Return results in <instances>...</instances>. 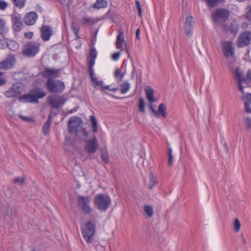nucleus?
Returning <instances> with one entry per match:
<instances>
[{
    "instance_id": "f257e3e1",
    "label": "nucleus",
    "mask_w": 251,
    "mask_h": 251,
    "mask_svg": "<svg viewBox=\"0 0 251 251\" xmlns=\"http://www.w3.org/2000/svg\"><path fill=\"white\" fill-rule=\"evenodd\" d=\"M81 232L83 237L87 243H92L96 232L95 224L91 221L86 222L81 227Z\"/></svg>"
},
{
    "instance_id": "3c124183",
    "label": "nucleus",
    "mask_w": 251,
    "mask_h": 251,
    "mask_svg": "<svg viewBox=\"0 0 251 251\" xmlns=\"http://www.w3.org/2000/svg\"><path fill=\"white\" fill-rule=\"evenodd\" d=\"M120 55H121V53L120 52L114 53V54H113L112 56L113 60H118L119 58Z\"/></svg>"
},
{
    "instance_id": "4be33fe9",
    "label": "nucleus",
    "mask_w": 251,
    "mask_h": 251,
    "mask_svg": "<svg viewBox=\"0 0 251 251\" xmlns=\"http://www.w3.org/2000/svg\"><path fill=\"white\" fill-rule=\"evenodd\" d=\"M242 100L244 103L246 112L251 113V108H250V105L251 104V94L247 93L243 97Z\"/></svg>"
},
{
    "instance_id": "338daca9",
    "label": "nucleus",
    "mask_w": 251,
    "mask_h": 251,
    "mask_svg": "<svg viewBox=\"0 0 251 251\" xmlns=\"http://www.w3.org/2000/svg\"><path fill=\"white\" fill-rule=\"evenodd\" d=\"M2 36L0 35V41L2 40V38H3V35H1Z\"/></svg>"
},
{
    "instance_id": "e433bc0d",
    "label": "nucleus",
    "mask_w": 251,
    "mask_h": 251,
    "mask_svg": "<svg viewBox=\"0 0 251 251\" xmlns=\"http://www.w3.org/2000/svg\"><path fill=\"white\" fill-rule=\"evenodd\" d=\"M74 122L75 121L72 120H70L69 121V125L68 126V131L69 132L72 133L75 131L78 126V125H71V124L74 123Z\"/></svg>"
},
{
    "instance_id": "e2e57ef3",
    "label": "nucleus",
    "mask_w": 251,
    "mask_h": 251,
    "mask_svg": "<svg viewBox=\"0 0 251 251\" xmlns=\"http://www.w3.org/2000/svg\"><path fill=\"white\" fill-rule=\"evenodd\" d=\"M248 76L250 80H251V71H249L248 72Z\"/></svg>"
},
{
    "instance_id": "a19ab883",
    "label": "nucleus",
    "mask_w": 251,
    "mask_h": 251,
    "mask_svg": "<svg viewBox=\"0 0 251 251\" xmlns=\"http://www.w3.org/2000/svg\"><path fill=\"white\" fill-rule=\"evenodd\" d=\"M168 165L171 166L173 164V156L172 154V150L171 148L169 149V158L168 161Z\"/></svg>"
},
{
    "instance_id": "37998d69",
    "label": "nucleus",
    "mask_w": 251,
    "mask_h": 251,
    "mask_svg": "<svg viewBox=\"0 0 251 251\" xmlns=\"http://www.w3.org/2000/svg\"><path fill=\"white\" fill-rule=\"evenodd\" d=\"M114 75L116 77H118V81H121L123 80L124 74H121L118 69H116Z\"/></svg>"
},
{
    "instance_id": "5701e85b",
    "label": "nucleus",
    "mask_w": 251,
    "mask_h": 251,
    "mask_svg": "<svg viewBox=\"0 0 251 251\" xmlns=\"http://www.w3.org/2000/svg\"><path fill=\"white\" fill-rule=\"evenodd\" d=\"M108 2L106 0H97L96 2L91 5L89 7V10H90L91 8L94 9H100L106 8L107 6Z\"/></svg>"
},
{
    "instance_id": "49530a36",
    "label": "nucleus",
    "mask_w": 251,
    "mask_h": 251,
    "mask_svg": "<svg viewBox=\"0 0 251 251\" xmlns=\"http://www.w3.org/2000/svg\"><path fill=\"white\" fill-rule=\"evenodd\" d=\"M19 117L22 120L27 122L31 123L34 121V120L33 119H32L29 117H25L23 115H20L19 116Z\"/></svg>"
},
{
    "instance_id": "f3484780",
    "label": "nucleus",
    "mask_w": 251,
    "mask_h": 251,
    "mask_svg": "<svg viewBox=\"0 0 251 251\" xmlns=\"http://www.w3.org/2000/svg\"><path fill=\"white\" fill-rule=\"evenodd\" d=\"M116 45V48L118 49L122 50H125L127 54L129 55L128 50L126 47V43L125 41L124 33L122 31L119 32V34L117 36Z\"/></svg>"
},
{
    "instance_id": "dca6fc26",
    "label": "nucleus",
    "mask_w": 251,
    "mask_h": 251,
    "mask_svg": "<svg viewBox=\"0 0 251 251\" xmlns=\"http://www.w3.org/2000/svg\"><path fill=\"white\" fill-rule=\"evenodd\" d=\"M41 38L44 41H48L52 35V30L49 25H42L40 28Z\"/></svg>"
},
{
    "instance_id": "a18cd8bd",
    "label": "nucleus",
    "mask_w": 251,
    "mask_h": 251,
    "mask_svg": "<svg viewBox=\"0 0 251 251\" xmlns=\"http://www.w3.org/2000/svg\"><path fill=\"white\" fill-rule=\"evenodd\" d=\"M8 6V3L3 0H0V10H5Z\"/></svg>"
},
{
    "instance_id": "c9c22d12",
    "label": "nucleus",
    "mask_w": 251,
    "mask_h": 251,
    "mask_svg": "<svg viewBox=\"0 0 251 251\" xmlns=\"http://www.w3.org/2000/svg\"><path fill=\"white\" fill-rule=\"evenodd\" d=\"M235 75L236 79L238 81V82H241L245 80V79L244 78H243L242 73L239 71V68H236Z\"/></svg>"
},
{
    "instance_id": "7c9ffc66",
    "label": "nucleus",
    "mask_w": 251,
    "mask_h": 251,
    "mask_svg": "<svg viewBox=\"0 0 251 251\" xmlns=\"http://www.w3.org/2000/svg\"><path fill=\"white\" fill-rule=\"evenodd\" d=\"M158 183V181L157 177L155 176L152 173H151L150 177L149 185L148 186L149 188L152 189Z\"/></svg>"
},
{
    "instance_id": "052dcab7",
    "label": "nucleus",
    "mask_w": 251,
    "mask_h": 251,
    "mask_svg": "<svg viewBox=\"0 0 251 251\" xmlns=\"http://www.w3.org/2000/svg\"><path fill=\"white\" fill-rule=\"evenodd\" d=\"M227 65H228V68H229L230 69V70H233V65H232V63H228Z\"/></svg>"
},
{
    "instance_id": "09e8293b",
    "label": "nucleus",
    "mask_w": 251,
    "mask_h": 251,
    "mask_svg": "<svg viewBox=\"0 0 251 251\" xmlns=\"http://www.w3.org/2000/svg\"><path fill=\"white\" fill-rule=\"evenodd\" d=\"M150 109L153 115L155 116V114H157V110H156V105H153L151 103L150 104Z\"/></svg>"
},
{
    "instance_id": "13d9d810",
    "label": "nucleus",
    "mask_w": 251,
    "mask_h": 251,
    "mask_svg": "<svg viewBox=\"0 0 251 251\" xmlns=\"http://www.w3.org/2000/svg\"><path fill=\"white\" fill-rule=\"evenodd\" d=\"M238 83L239 90L242 92V93L244 94V92L243 90V87L242 85L241 82H238Z\"/></svg>"
},
{
    "instance_id": "bb28decb",
    "label": "nucleus",
    "mask_w": 251,
    "mask_h": 251,
    "mask_svg": "<svg viewBox=\"0 0 251 251\" xmlns=\"http://www.w3.org/2000/svg\"><path fill=\"white\" fill-rule=\"evenodd\" d=\"M99 21L98 19L95 20L94 18L87 17H83L81 19L80 23L82 25H93L95 23H97Z\"/></svg>"
},
{
    "instance_id": "4468645a",
    "label": "nucleus",
    "mask_w": 251,
    "mask_h": 251,
    "mask_svg": "<svg viewBox=\"0 0 251 251\" xmlns=\"http://www.w3.org/2000/svg\"><path fill=\"white\" fill-rule=\"evenodd\" d=\"M48 102L52 108H58L64 104L65 100L62 96L54 97L51 96L48 97Z\"/></svg>"
},
{
    "instance_id": "864d4df0",
    "label": "nucleus",
    "mask_w": 251,
    "mask_h": 251,
    "mask_svg": "<svg viewBox=\"0 0 251 251\" xmlns=\"http://www.w3.org/2000/svg\"><path fill=\"white\" fill-rule=\"evenodd\" d=\"M246 124L248 128H251V119L250 118H246Z\"/></svg>"
},
{
    "instance_id": "b1692460",
    "label": "nucleus",
    "mask_w": 251,
    "mask_h": 251,
    "mask_svg": "<svg viewBox=\"0 0 251 251\" xmlns=\"http://www.w3.org/2000/svg\"><path fill=\"white\" fill-rule=\"evenodd\" d=\"M19 100L21 101H24L25 102H35L36 103V100L35 97H34L31 92L25 95H24L19 98Z\"/></svg>"
},
{
    "instance_id": "393cba45",
    "label": "nucleus",
    "mask_w": 251,
    "mask_h": 251,
    "mask_svg": "<svg viewBox=\"0 0 251 251\" xmlns=\"http://www.w3.org/2000/svg\"><path fill=\"white\" fill-rule=\"evenodd\" d=\"M146 98L150 102L152 103L155 101L154 97V90L150 86H148L145 89Z\"/></svg>"
},
{
    "instance_id": "f03ea898",
    "label": "nucleus",
    "mask_w": 251,
    "mask_h": 251,
    "mask_svg": "<svg viewBox=\"0 0 251 251\" xmlns=\"http://www.w3.org/2000/svg\"><path fill=\"white\" fill-rule=\"evenodd\" d=\"M94 202L98 209L101 211L105 212L110 207L111 203V200L108 195L99 194L96 196Z\"/></svg>"
},
{
    "instance_id": "f704fd0d",
    "label": "nucleus",
    "mask_w": 251,
    "mask_h": 251,
    "mask_svg": "<svg viewBox=\"0 0 251 251\" xmlns=\"http://www.w3.org/2000/svg\"><path fill=\"white\" fill-rule=\"evenodd\" d=\"M50 125V124H49V121L46 122L44 124L42 128V132L45 135H47L49 133Z\"/></svg>"
},
{
    "instance_id": "69168bd1",
    "label": "nucleus",
    "mask_w": 251,
    "mask_h": 251,
    "mask_svg": "<svg viewBox=\"0 0 251 251\" xmlns=\"http://www.w3.org/2000/svg\"><path fill=\"white\" fill-rule=\"evenodd\" d=\"M243 242L244 244H246V241L244 237H242Z\"/></svg>"
},
{
    "instance_id": "ea45409f",
    "label": "nucleus",
    "mask_w": 251,
    "mask_h": 251,
    "mask_svg": "<svg viewBox=\"0 0 251 251\" xmlns=\"http://www.w3.org/2000/svg\"><path fill=\"white\" fill-rule=\"evenodd\" d=\"M139 110L143 113H145V101L143 99L140 98L139 100Z\"/></svg>"
},
{
    "instance_id": "1a4fd4ad",
    "label": "nucleus",
    "mask_w": 251,
    "mask_h": 251,
    "mask_svg": "<svg viewBox=\"0 0 251 251\" xmlns=\"http://www.w3.org/2000/svg\"><path fill=\"white\" fill-rule=\"evenodd\" d=\"M251 40V32L247 31L243 32L239 37L237 46L239 48L245 47L250 45Z\"/></svg>"
},
{
    "instance_id": "4c0bfd02",
    "label": "nucleus",
    "mask_w": 251,
    "mask_h": 251,
    "mask_svg": "<svg viewBox=\"0 0 251 251\" xmlns=\"http://www.w3.org/2000/svg\"><path fill=\"white\" fill-rule=\"evenodd\" d=\"M14 5L20 8L25 6V0H12Z\"/></svg>"
},
{
    "instance_id": "2f4dec72",
    "label": "nucleus",
    "mask_w": 251,
    "mask_h": 251,
    "mask_svg": "<svg viewBox=\"0 0 251 251\" xmlns=\"http://www.w3.org/2000/svg\"><path fill=\"white\" fill-rule=\"evenodd\" d=\"M89 118H90V121L91 123L93 131L95 133H96L98 131L97 121L96 118L93 115L90 116Z\"/></svg>"
},
{
    "instance_id": "0eeeda50",
    "label": "nucleus",
    "mask_w": 251,
    "mask_h": 251,
    "mask_svg": "<svg viewBox=\"0 0 251 251\" xmlns=\"http://www.w3.org/2000/svg\"><path fill=\"white\" fill-rule=\"evenodd\" d=\"M222 50L225 57H231L235 61V48L231 41H223L221 43Z\"/></svg>"
},
{
    "instance_id": "774afa93",
    "label": "nucleus",
    "mask_w": 251,
    "mask_h": 251,
    "mask_svg": "<svg viewBox=\"0 0 251 251\" xmlns=\"http://www.w3.org/2000/svg\"><path fill=\"white\" fill-rule=\"evenodd\" d=\"M4 75V73L0 71V76L2 75Z\"/></svg>"
},
{
    "instance_id": "603ef678",
    "label": "nucleus",
    "mask_w": 251,
    "mask_h": 251,
    "mask_svg": "<svg viewBox=\"0 0 251 251\" xmlns=\"http://www.w3.org/2000/svg\"><path fill=\"white\" fill-rule=\"evenodd\" d=\"M33 33L32 32H27L25 33V37L27 39H31L33 37Z\"/></svg>"
},
{
    "instance_id": "7ed1b4c3",
    "label": "nucleus",
    "mask_w": 251,
    "mask_h": 251,
    "mask_svg": "<svg viewBox=\"0 0 251 251\" xmlns=\"http://www.w3.org/2000/svg\"><path fill=\"white\" fill-rule=\"evenodd\" d=\"M45 86L50 93L52 94L61 93L65 89L64 83L60 80L55 79H48Z\"/></svg>"
},
{
    "instance_id": "6e6552de",
    "label": "nucleus",
    "mask_w": 251,
    "mask_h": 251,
    "mask_svg": "<svg viewBox=\"0 0 251 251\" xmlns=\"http://www.w3.org/2000/svg\"><path fill=\"white\" fill-rule=\"evenodd\" d=\"M22 90V85L19 83L13 84L8 90L3 94L7 98H16L20 97Z\"/></svg>"
},
{
    "instance_id": "aec40b11",
    "label": "nucleus",
    "mask_w": 251,
    "mask_h": 251,
    "mask_svg": "<svg viewBox=\"0 0 251 251\" xmlns=\"http://www.w3.org/2000/svg\"><path fill=\"white\" fill-rule=\"evenodd\" d=\"M33 96L35 97L36 103H38V100L44 98L46 93L41 88L36 87L30 91Z\"/></svg>"
},
{
    "instance_id": "39448f33",
    "label": "nucleus",
    "mask_w": 251,
    "mask_h": 251,
    "mask_svg": "<svg viewBox=\"0 0 251 251\" xmlns=\"http://www.w3.org/2000/svg\"><path fill=\"white\" fill-rule=\"evenodd\" d=\"M91 202V198L89 196L78 195L77 199L78 206L86 214H90L93 210L90 204Z\"/></svg>"
},
{
    "instance_id": "0e129e2a",
    "label": "nucleus",
    "mask_w": 251,
    "mask_h": 251,
    "mask_svg": "<svg viewBox=\"0 0 251 251\" xmlns=\"http://www.w3.org/2000/svg\"><path fill=\"white\" fill-rule=\"evenodd\" d=\"M134 72H135V69L134 68L132 72V73H131V77L132 78H134Z\"/></svg>"
},
{
    "instance_id": "c03bdc74",
    "label": "nucleus",
    "mask_w": 251,
    "mask_h": 251,
    "mask_svg": "<svg viewBox=\"0 0 251 251\" xmlns=\"http://www.w3.org/2000/svg\"><path fill=\"white\" fill-rule=\"evenodd\" d=\"M25 181V178L24 177H17L13 179V182L14 183H18L20 185H22Z\"/></svg>"
},
{
    "instance_id": "680f3d73",
    "label": "nucleus",
    "mask_w": 251,
    "mask_h": 251,
    "mask_svg": "<svg viewBox=\"0 0 251 251\" xmlns=\"http://www.w3.org/2000/svg\"><path fill=\"white\" fill-rule=\"evenodd\" d=\"M49 124H51V116L50 115L48 117V119L47 120V121L46 122H49Z\"/></svg>"
},
{
    "instance_id": "c85d7f7f",
    "label": "nucleus",
    "mask_w": 251,
    "mask_h": 251,
    "mask_svg": "<svg viewBox=\"0 0 251 251\" xmlns=\"http://www.w3.org/2000/svg\"><path fill=\"white\" fill-rule=\"evenodd\" d=\"M238 29L239 25L237 22L236 20H233L230 25L229 30L231 34L235 35L238 32Z\"/></svg>"
},
{
    "instance_id": "f8f14e48",
    "label": "nucleus",
    "mask_w": 251,
    "mask_h": 251,
    "mask_svg": "<svg viewBox=\"0 0 251 251\" xmlns=\"http://www.w3.org/2000/svg\"><path fill=\"white\" fill-rule=\"evenodd\" d=\"M97 52L95 48H91L88 56V72L90 76H93L94 75L93 67L95 64V59L97 57Z\"/></svg>"
},
{
    "instance_id": "a878e982",
    "label": "nucleus",
    "mask_w": 251,
    "mask_h": 251,
    "mask_svg": "<svg viewBox=\"0 0 251 251\" xmlns=\"http://www.w3.org/2000/svg\"><path fill=\"white\" fill-rule=\"evenodd\" d=\"M159 116H162L164 118H166L168 116L167 107L164 103L159 104L157 114H155V117H158Z\"/></svg>"
},
{
    "instance_id": "412c9836",
    "label": "nucleus",
    "mask_w": 251,
    "mask_h": 251,
    "mask_svg": "<svg viewBox=\"0 0 251 251\" xmlns=\"http://www.w3.org/2000/svg\"><path fill=\"white\" fill-rule=\"evenodd\" d=\"M193 25L192 17H187L185 23V31L187 36H190L192 34V28Z\"/></svg>"
},
{
    "instance_id": "8fccbe9b",
    "label": "nucleus",
    "mask_w": 251,
    "mask_h": 251,
    "mask_svg": "<svg viewBox=\"0 0 251 251\" xmlns=\"http://www.w3.org/2000/svg\"><path fill=\"white\" fill-rule=\"evenodd\" d=\"M220 24L221 25L222 31L225 33H227L228 31L229 30V28L227 27V25L224 23Z\"/></svg>"
},
{
    "instance_id": "4d7b16f0",
    "label": "nucleus",
    "mask_w": 251,
    "mask_h": 251,
    "mask_svg": "<svg viewBox=\"0 0 251 251\" xmlns=\"http://www.w3.org/2000/svg\"><path fill=\"white\" fill-rule=\"evenodd\" d=\"M140 29L139 28H138L136 31V39H140Z\"/></svg>"
},
{
    "instance_id": "2eb2a0df",
    "label": "nucleus",
    "mask_w": 251,
    "mask_h": 251,
    "mask_svg": "<svg viewBox=\"0 0 251 251\" xmlns=\"http://www.w3.org/2000/svg\"><path fill=\"white\" fill-rule=\"evenodd\" d=\"M15 62V58L13 55H9L6 59L0 62V69L6 70L13 68Z\"/></svg>"
},
{
    "instance_id": "9b49d317",
    "label": "nucleus",
    "mask_w": 251,
    "mask_h": 251,
    "mask_svg": "<svg viewBox=\"0 0 251 251\" xmlns=\"http://www.w3.org/2000/svg\"><path fill=\"white\" fill-rule=\"evenodd\" d=\"M99 146V144L96 137L86 141L85 149L87 152L89 154H93L96 152Z\"/></svg>"
},
{
    "instance_id": "cd10ccee",
    "label": "nucleus",
    "mask_w": 251,
    "mask_h": 251,
    "mask_svg": "<svg viewBox=\"0 0 251 251\" xmlns=\"http://www.w3.org/2000/svg\"><path fill=\"white\" fill-rule=\"evenodd\" d=\"M119 81H117L118 84L120 86V88L119 90H120V92L122 94H125L127 92L130 88V84L127 81H124L123 83L120 84Z\"/></svg>"
},
{
    "instance_id": "9d476101",
    "label": "nucleus",
    "mask_w": 251,
    "mask_h": 251,
    "mask_svg": "<svg viewBox=\"0 0 251 251\" xmlns=\"http://www.w3.org/2000/svg\"><path fill=\"white\" fill-rule=\"evenodd\" d=\"M90 78L91 82L93 84L94 87L96 88H99V89L101 91H104L105 89L114 92L119 90V88L118 87L111 88L109 85H104L102 81H98L97 80L95 75H93V76H90Z\"/></svg>"
},
{
    "instance_id": "423d86ee",
    "label": "nucleus",
    "mask_w": 251,
    "mask_h": 251,
    "mask_svg": "<svg viewBox=\"0 0 251 251\" xmlns=\"http://www.w3.org/2000/svg\"><path fill=\"white\" fill-rule=\"evenodd\" d=\"M40 46V44L38 42H27L25 45L22 52L26 57H33L38 52Z\"/></svg>"
},
{
    "instance_id": "473e14b6",
    "label": "nucleus",
    "mask_w": 251,
    "mask_h": 251,
    "mask_svg": "<svg viewBox=\"0 0 251 251\" xmlns=\"http://www.w3.org/2000/svg\"><path fill=\"white\" fill-rule=\"evenodd\" d=\"M7 32V28L5 26V22L0 18V34L4 35Z\"/></svg>"
},
{
    "instance_id": "79ce46f5",
    "label": "nucleus",
    "mask_w": 251,
    "mask_h": 251,
    "mask_svg": "<svg viewBox=\"0 0 251 251\" xmlns=\"http://www.w3.org/2000/svg\"><path fill=\"white\" fill-rule=\"evenodd\" d=\"M234 229L236 232H239L241 227L240 222L238 219H235L234 223Z\"/></svg>"
},
{
    "instance_id": "c756f323",
    "label": "nucleus",
    "mask_w": 251,
    "mask_h": 251,
    "mask_svg": "<svg viewBox=\"0 0 251 251\" xmlns=\"http://www.w3.org/2000/svg\"><path fill=\"white\" fill-rule=\"evenodd\" d=\"M100 159L107 164L109 161V156L106 147H103L101 149Z\"/></svg>"
},
{
    "instance_id": "6ab92c4d",
    "label": "nucleus",
    "mask_w": 251,
    "mask_h": 251,
    "mask_svg": "<svg viewBox=\"0 0 251 251\" xmlns=\"http://www.w3.org/2000/svg\"><path fill=\"white\" fill-rule=\"evenodd\" d=\"M37 19V15L34 12L28 13L24 17V22L28 25H31L35 24Z\"/></svg>"
},
{
    "instance_id": "58836bf2",
    "label": "nucleus",
    "mask_w": 251,
    "mask_h": 251,
    "mask_svg": "<svg viewBox=\"0 0 251 251\" xmlns=\"http://www.w3.org/2000/svg\"><path fill=\"white\" fill-rule=\"evenodd\" d=\"M71 29L74 33L76 35L77 38H78V31L79 30L78 26L74 23L73 22L71 25Z\"/></svg>"
},
{
    "instance_id": "5fc2aeb1",
    "label": "nucleus",
    "mask_w": 251,
    "mask_h": 251,
    "mask_svg": "<svg viewBox=\"0 0 251 251\" xmlns=\"http://www.w3.org/2000/svg\"><path fill=\"white\" fill-rule=\"evenodd\" d=\"M246 18L251 21V8L246 14Z\"/></svg>"
},
{
    "instance_id": "de8ad7c7",
    "label": "nucleus",
    "mask_w": 251,
    "mask_h": 251,
    "mask_svg": "<svg viewBox=\"0 0 251 251\" xmlns=\"http://www.w3.org/2000/svg\"><path fill=\"white\" fill-rule=\"evenodd\" d=\"M136 5L137 8L138 9L139 16L140 17H141L142 16V9H141V7L140 3L139 1H138V0L136 1Z\"/></svg>"
},
{
    "instance_id": "bf43d9fd",
    "label": "nucleus",
    "mask_w": 251,
    "mask_h": 251,
    "mask_svg": "<svg viewBox=\"0 0 251 251\" xmlns=\"http://www.w3.org/2000/svg\"><path fill=\"white\" fill-rule=\"evenodd\" d=\"M247 23H243L241 25V26L243 28L245 29L247 27Z\"/></svg>"
},
{
    "instance_id": "72a5a7b5",
    "label": "nucleus",
    "mask_w": 251,
    "mask_h": 251,
    "mask_svg": "<svg viewBox=\"0 0 251 251\" xmlns=\"http://www.w3.org/2000/svg\"><path fill=\"white\" fill-rule=\"evenodd\" d=\"M144 210L149 218L151 217L153 215V209L151 206L145 205L144 207Z\"/></svg>"
},
{
    "instance_id": "a211bd4d",
    "label": "nucleus",
    "mask_w": 251,
    "mask_h": 251,
    "mask_svg": "<svg viewBox=\"0 0 251 251\" xmlns=\"http://www.w3.org/2000/svg\"><path fill=\"white\" fill-rule=\"evenodd\" d=\"M60 73V70H56L54 69H47L46 68L43 71L42 74L43 76L47 78V79H54L57 77Z\"/></svg>"
},
{
    "instance_id": "20e7f679",
    "label": "nucleus",
    "mask_w": 251,
    "mask_h": 251,
    "mask_svg": "<svg viewBox=\"0 0 251 251\" xmlns=\"http://www.w3.org/2000/svg\"><path fill=\"white\" fill-rule=\"evenodd\" d=\"M229 16V10L224 8L217 9L212 15L213 20L215 23H225L228 20Z\"/></svg>"
},
{
    "instance_id": "ddd939ff",
    "label": "nucleus",
    "mask_w": 251,
    "mask_h": 251,
    "mask_svg": "<svg viewBox=\"0 0 251 251\" xmlns=\"http://www.w3.org/2000/svg\"><path fill=\"white\" fill-rule=\"evenodd\" d=\"M11 20L13 25V29L16 32L20 31L23 26L22 17L19 14H14L11 15Z\"/></svg>"
},
{
    "instance_id": "6e6d98bb",
    "label": "nucleus",
    "mask_w": 251,
    "mask_h": 251,
    "mask_svg": "<svg viewBox=\"0 0 251 251\" xmlns=\"http://www.w3.org/2000/svg\"><path fill=\"white\" fill-rule=\"evenodd\" d=\"M6 80L3 78L0 77V86H2L6 83Z\"/></svg>"
}]
</instances>
